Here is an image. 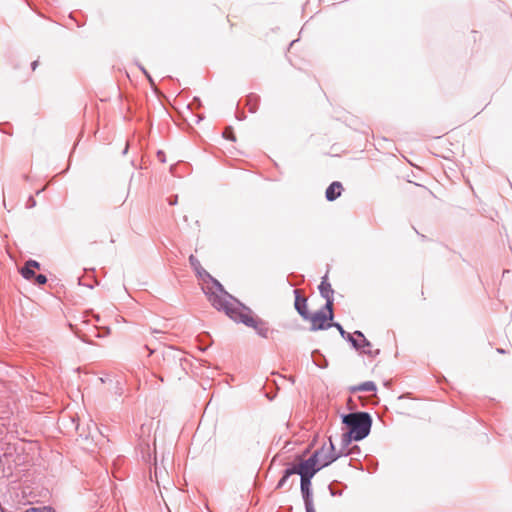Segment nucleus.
I'll return each mask as SVG.
<instances>
[{
  "label": "nucleus",
  "instance_id": "f257e3e1",
  "mask_svg": "<svg viewBox=\"0 0 512 512\" xmlns=\"http://www.w3.org/2000/svg\"><path fill=\"white\" fill-rule=\"evenodd\" d=\"M212 301L213 307L224 311L233 321L243 323L247 327L253 328L259 336L268 338L270 329L267 323L258 317H254L252 310L233 296L225 303H220L217 297H213Z\"/></svg>",
  "mask_w": 512,
  "mask_h": 512
},
{
  "label": "nucleus",
  "instance_id": "f03ea898",
  "mask_svg": "<svg viewBox=\"0 0 512 512\" xmlns=\"http://www.w3.org/2000/svg\"><path fill=\"white\" fill-rule=\"evenodd\" d=\"M189 262L191 267L196 272L197 276L205 283L203 287L204 293L207 295L208 300L213 305L212 298L217 297L220 303H225L231 298V295L226 292L219 281L214 279L200 264V261L194 256L190 255Z\"/></svg>",
  "mask_w": 512,
  "mask_h": 512
},
{
  "label": "nucleus",
  "instance_id": "7ed1b4c3",
  "mask_svg": "<svg viewBox=\"0 0 512 512\" xmlns=\"http://www.w3.org/2000/svg\"><path fill=\"white\" fill-rule=\"evenodd\" d=\"M342 423L347 426L355 441H361L370 433L372 418L367 412H353L343 415Z\"/></svg>",
  "mask_w": 512,
  "mask_h": 512
},
{
  "label": "nucleus",
  "instance_id": "20e7f679",
  "mask_svg": "<svg viewBox=\"0 0 512 512\" xmlns=\"http://www.w3.org/2000/svg\"><path fill=\"white\" fill-rule=\"evenodd\" d=\"M325 451V445L317 449L308 459L301 460L297 465H293L295 474L300 475V478H313L314 475L321 469L319 463V456Z\"/></svg>",
  "mask_w": 512,
  "mask_h": 512
},
{
  "label": "nucleus",
  "instance_id": "39448f33",
  "mask_svg": "<svg viewBox=\"0 0 512 512\" xmlns=\"http://www.w3.org/2000/svg\"><path fill=\"white\" fill-rule=\"evenodd\" d=\"M347 456L348 452H343L342 450H339V452H336L335 446L332 442L331 437L329 438V447H325V451L319 456V463L318 465L321 466V469L330 465L334 461H336L341 456Z\"/></svg>",
  "mask_w": 512,
  "mask_h": 512
},
{
  "label": "nucleus",
  "instance_id": "423d86ee",
  "mask_svg": "<svg viewBox=\"0 0 512 512\" xmlns=\"http://www.w3.org/2000/svg\"><path fill=\"white\" fill-rule=\"evenodd\" d=\"M333 317V307H331V313L328 312V314H326L323 310L317 311L312 315L309 313V318L307 320L311 321V330L316 331L328 328L325 322L328 320L331 321Z\"/></svg>",
  "mask_w": 512,
  "mask_h": 512
},
{
  "label": "nucleus",
  "instance_id": "0eeeda50",
  "mask_svg": "<svg viewBox=\"0 0 512 512\" xmlns=\"http://www.w3.org/2000/svg\"><path fill=\"white\" fill-rule=\"evenodd\" d=\"M312 478H301L300 488L306 512H315L313 504V493L311 489Z\"/></svg>",
  "mask_w": 512,
  "mask_h": 512
},
{
  "label": "nucleus",
  "instance_id": "6e6552de",
  "mask_svg": "<svg viewBox=\"0 0 512 512\" xmlns=\"http://www.w3.org/2000/svg\"><path fill=\"white\" fill-rule=\"evenodd\" d=\"M319 291L321 296L326 300L325 306L323 309L327 310V312L331 313V307H333V289L331 284L327 282V277L325 276L319 285Z\"/></svg>",
  "mask_w": 512,
  "mask_h": 512
},
{
  "label": "nucleus",
  "instance_id": "1a4fd4ad",
  "mask_svg": "<svg viewBox=\"0 0 512 512\" xmlns=\"http://www.w3.org/2000/svg\"><path fill=\"white\" fill-rule=\"evenodd\" d=\"M293 293L295 295V309L299 313V315L303 319L309 318V312L307 310V299L301 295V292L299 289H294Z\"/></svg>",
  "mask_w": 512,
  "mask_h": 512
},
{
  "label": "nucleus",
  "instance_id": "9d476101",
  "mask_svg": "<svg viewBox=\"0 0 512 512\" xmlns=\"http://www.w3.org/2000/svg\"><path fill=\"white\" fill-rule=\"evenodd\" d=\"M39 268H40V263L35 260L30 259L21 268L20 273L24 279L31 280L36 275L34 270L39 269Z\"/></svg>",
  "mask_w": 512,
  "mask_h": 512
},
{
  "label": "nucleus",
  "instance_id": "9b49d317",
  "mask_svg": "<svg viewBox=\"0 0 512 512\" xmlns=\"http://www.w3.org/2000/svg\"><path fill=\"white\" fill-rule=\"evenodd\" d=\"M327 327H335L338 329L340 335L346 339L347 341H349L351 343V345L353 346V348H355L356 350H360V344H359V341L357 339L354 338V333L351 334V333H348L344 330V328L337 322H333V323H328L327 324Z\"/></svg>",
  "mask_w": 512,
  "mask_h": 512
},
{
  "label": "nucleus",
  "instance_id": "f8f14e48",
  "mask_svg": "<svg viewBox=\"0 0 512 512\" xmlns=\"http://www.w3.org/2000/svg\"><path fill=\"white\" fill-rule=\"evenodd\" d=\"M343 187L338 181L332 182L326 189L325 196L328 201L336 200L340 195Z\"/></svg>",
  "mask_w": 512,
  "mask_h": 512
},
{
  "label": "nucleus",
  "instance_id": "ddd939ff",
  "mask_svg": "<svg viewBox=\"0 0 512 512\" xmlns=\"http://www.w3.org/2000/svg\"><path fill=\"white\" fill-rule=\"evenodd\" d=\"M354 334L357 337L361 338V342H359V344H360V349H363L362 350L363 353L372 355V352L370 350L364 349V348L371 347V343L365 338L364 334L361 331H355Z\"/></svg>",
  "mask_w": 512,
  "mask_h": 512
},
{
  "label": "nucleus",
  "instance_id": "4468645a",
  "mask_svg": "<svg viewBox=\"0 0 512 512\" xmlns=\"http://www.w3.org/2000/svg\"><path fill=\"white\" fill-rule=\"evenodd\" d=\"M295 471H296V470H295V469H292V467H289V468L285 469V470H284V473H283V476H282V477H281V479L279 480V482H278V484H277L276 488H277V489L283 488V487L286 485V483H287V481H288L289 477H290L291 475L295 474Z\"/></svg>",
  "mask_w": 512,
  "mask_h": 512
},
{
  "label": "nucleus",
  "instance_id": "2eb2a0df",
  "mask_svg": "<svg viewBox=\"0 0 512 512\" xmlns=\"http://www.w3.org/2000/svg\"><path fill=\"white\" fill-rule=\"evenodd\" d=\"M376 390V385L372 381H366L353 388V391L372 392Z\"/></svg>",
  "mask_w": 512,
  "mask_h": 512
},
{
  "label": "nucleus",
  "instance_id": "dca6fc26",
  "mask_svg": "<svg viewBox=\"0 0 512 512\" xmlns=\"http://www.w3.org/2000/svg\"><path fill=\"white\" fill-rule=\"evenodd\" d=\"M312 358H313V362L316 366H318L320 368L327 367L326 359L318 351L312 352Z\"/></svg>",
  "mask_w": 512,
  "mask_h": 512
},
{
  "label": "nucleus",
  "instance_id": "f3484780",
  "mask_svg": "<svg viewBox=\"0 0 512 512\" xmlns=\"http://www.w3.org/2000/svg\"><path fill=\"white\" fill-rule=\"evenodd\" d=\"M352 440H354L352 434H350L349 432L344 433L341 437V449L340 450H342L343 452H348L347 448L350 445Z\"/></svg>",
  "mask_w": 512,
  "mask_h": 512
},
{
  "label": "nucleus",
  "instance_id": "a211bd4d",
  "mask_svg": "<svg viewBox=\"0 0 512 512\" xmlns=\"http://www.w3.org/2000/svg\"><path fill=\"white\" fill-rule=\"evenodd\" d=\"M35 283L38 285H44L47 283V277L44 274H38L34 276Z\"/></svg>",
  "mask_w": 512,
  "mask_h": 512
},
{
  "label": "nucleus",
  "instance_id": "6ab92c4d",
  "mask_svg": "<svg viewBox=\"0 0 512 512\" xmlns=\"http://www.w3.org/2000/svg\"><path fill=\"white\" fill-rule=\"evenodd\" d=\"M223 136L227 139L234 140V137L232 136V129L230 127L224 131Z\"/></svg>",
  "mask_w": 512,
  "mask_h": 512
},
{
  "label": "nucleus",
  "instance_id": "aec40b11",
  "mask_svg": "<svg viewBox=\"0 0 512 512\" xmlns=\"http://www.w3.org/2000/svg\"><path fill=\"white\" fill-rule=\"evenodd\" d=\"M177 199H178L177 195H175V196H171V197L168 199L169 205H171V206L175 205V204L177 203Z\"/></svg>",
  "mask_w": 512,
  "mask_h": 512
},
{
  "label": "nucleus",
  "instance_id": "412c9836",
  "mask_svg": "<svg viewBox=\"0 0 512 512\" xmlns=\"http://www.w3.org/2000/svg\"><path fill=\"white\" fill-rule=\"evenodd\" d=\"M36 205V201L34 200V198L31 196L29 197L28 201H27V207H34Z\"/></svg>",
  "mask_w": 512,
  "mask_h": 512
},
{
  "label": "nucleus",
  "instance_id": "4be33fe9",
  "mask_svg": "<svg viewBox=\"0 0 512 512\" xmlns=\"http://www.w3.org/2000/svg\"><path fill=\"white\" fill-rule=\"evenodd\" d=\"M329 491L332 496L341 495V492H337V490H334L332 485H329Z\"/></svg>",
  "mask_w": 512,
  "mask_h": 512
},
{
  "label": "nucleus",
  "instance_id": "5701e85b",
  "mask_svg": "<svg viewBox=\"0 0 512 512\" xmlns=\"http://www.w3.org/2000/svg\"><path fill=\"white\" fill-rule=\"evenodd\" d=\"M157 156H158V159H159L160 161L165 162V155H164V153H163L162 151H159V152L157 153Z\"/></svg>",
  "mask_w": 512,
  "mask_h": 512
},
{
  "label": "nucleus",
  "instance_id": "b1692460",
  "mask_svg": "<svg viewBox=\"0 0 512 512\" xmlns=\"http://www.w3.org/2000/svg\"><path fill=\"white\" fill-rule=\"evenodd\" d=\"M38 63H39V62H38L37 60H36V61H33V62L31 63V68H32V70H35V69L37 68Z\"/></svg>",
  "mask_w": 512,
  "mask_h": 512
},
{
  "label": "nucleus",
  "instance_id": "393cba45",
  "mask_svg": "<svg viewBox=\"0 0 512 512\" xmlns=\"http://www.w3.org/2000/svg\"><path fill=\"white\" fill-rule=\"evenodd\" d=\"M141 70H142V71H143V73L148 77V79L151 81V77H150V75L147 73V71H146L143 67H141Z\"/></svg>",
  "mask_w": 512,
  "mask_h": 512
},
{
  "label": "nucleus",
  "instance_id": "a878e982",
  "mask_svg": "<svg viewBox=\"0 0 512 512\" xmlns=\"http://www.w3.org/2000/svg\"><path fill=\"white\" fill-rule=\"evenodd\" d=\"M497 352H498V353L503 354V353H505V350H504V349H502V348H498V349H497Z\"/></svg>",
  "mask_w": 512,
  "mask_h": 512
},
{
  "label": "nucleus",
  "instance_id": "bb28decb",
  "mask_svg": "<svg viewBox=\"0 0 512 512\" xmlns=\"http://www.w3.org/2000/svg\"><path fill=\"white\" fill-rule=\"evenodd\" d=\"M128 151V145H126L125 149L123 150V154H126Z\"/></svg>",
  "mask_w": 512,
  "mask_h": 512
},
{
  "label": "nucleus",
  "instance_id": "cd10ccee",
  "mask_svg": "<svg viewBox=\"0 0 512 512\" xmlns=\"http://www.w3.org/2000/svg\"><path fill=\"white\" fill-rule=\"evenodd\" d=\"M145 348H146L147 350H149V355H151V354L153 353V350H150L148 346H145Z\"/></svg>",
  "mask_w": 512,
  "mask_h": 512
},
{
  "label": "nucleus",
  "instance_id": "c85d7f7f",
  "mask_svg": "<svg viewBox=\"0 0 512 512\" xmlns=\"http://www.w3.org/2000/svg\"><path fill=\"white\" fill-rule=\"evenodd\" d=\"M159 332H160V331H158V330H156V329L152 330V333H159Z\"/></svg>",
  "mask_w": 512,
  "mask_h": 512
},
{
  "label": "nucleus",
  "instance_id": "c756f323",
  "mask_svg": "<svg viewBox=\"0 0 512 512\" xmlns=\"http://www.w3.org/2000/svg\"><path fill=\"white\" fill-rule=\"evenodd\" d=\"M0 512H5L3 509H0Z\"/></svg>",
  "mask_w": 512,
  "mask_h": 512
}]
</instances>
